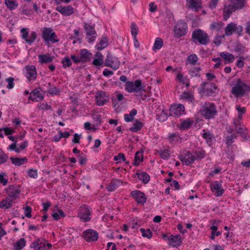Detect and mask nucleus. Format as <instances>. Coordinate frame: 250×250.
<instances>
[{"instance_id": "39", "label": "nucleus", "mask_w": 250, "mask_h": 250, "mask_svg": "<svg viewBox=\"0 0 250 250\" xmlns=\"http://www.w3.org/2000/svg\"><path fill=\"white\" fill-rule=\"evenodd\" d=\"M232 5L236 9L243 8L247 3L246 0H230Z\"/></svg>"}, {"instance_id": "20", "label": "nucleus", "mask_w": 250, "mask_h": 250, "mask_svg": "<svg viewBox=\"0 0 250 250\" xmlns=\"http://www.w3.org/2000/svg\"><path fill=\"white\" fill-rule=\"evenodd\" d=\"M20 193L21 189L20 188L14 186H11L7 190V193L8 196L7 197L13 201L20 197Z\"/></svg>"}, {"instance_id": "58", "label": "nucleus", "mask_w": 250, "mask_h": 250, "mask_svg": "<svg viewBox=\"0 0 250 250\" xmlns=\"http://www.w3.org/2000/svg\"><path fill=\"white\" fill-rule=\"evenodd\" d=\"M62 63L64 68L70 66L72 64L71 61L68 57H65L62 61Z\"/></svg>"}, {"instance_id": "14", "label": "nucleus", "mask_w": 250, "mask_h": 250, "mask_svg": "<svg viewBox=\"0 0 250 250\" xmlns=\"http://www.w3.org/2000/svg\"><path fill=\"white\" fill-rule=\"evenodd\" d=\"M211 191L214 193L216 197H220L223 195L225 190L222 187V181H214L210 184Z\"/></svg>"}, {"instance_id": "51", "label": "nucleus", "mask_w": 250, "mask_h": 250, "mask_svg": "<svg viewBox=\"0 0 250 250\" xmlns=\"http://www.w3.org/2000/svg\"><path fill=\"white\" fill-rule=\"evenodd\" d=\"M140 230L142 233L143 237H146L148 239H151L152 238V232L149 229H146L144 228H141Z\"/></svg>"}, {"instance_id": "16", "label": "nucleus", "mask_w": 250, "mask_h": 250, "mask_svg": "<svg viewBox=\"0 0 250 250\" xmlns=\"http://www.w3.org/2000/svg\"><path fill=\"white\" fill-rule=\"evenodd\" d=\"M130 196L138 204L144 205L147 200L145 194L139 190H134L130 192Z\"/></svg>"}, {"instance_id": "29", "label": "nucleus", "mask_w": 250, "mask_h": 250, "mask_svg": "<svg viewBox=\"0 0 250 250\" xmlns=\"http://www.w3.org/2000/svg\"><path fill=\"white\" fill-rule=\"evenodd\" d=\"M104 63V56L100 52H97L94 55L93 64L96 66H101Z\"/></svg>"}, {"instance_id": "28", "label": "nucleus", "mask_w": 250, "mask_h": 250, "mask_svg": "<svg viewBox=\"0 0 250 250\" xmlns=\"http://www.w3.org/2000/svg\"><path fill=\"white\" fill-rule=\"evenodd\" d=\"M136 175H137L138 178L145 184H147L150 181V176L146 172L138 170L136 173Z\"/></svg>"}, {"instance_id": "8", "label": "nucleus", "mask_w": 250, "mask_h": 250, "mask_svg": "<svg viewBox=\"0 0 250 250\" xmlns=\"http://www.w3.org/2000/svg\"><path fill=\"white\" fill-rule=\"evenodd\" d=\"M125 86V89L129 93L138 92L143 89L140 80H137L134 82L127 81Z\"/></svg>"}, {"instance_id": "47", "label": "nucleus", "mask_w": 250, "mask_h": 250, "mask_svg": "<svg viewBox=\"0 0 250 250\" xmlns=\"http://www.w3.org/2000/svg\"><path fill=\"white\" fill-rule=\"evenodd\" d=\"M168 117V112L167 110H163L159 114H157L156 119L160 122L166 121Z\"/></svg>"}, {"instance_id": "3", "label": "nucleus", "mask_w": 250, "mask_h": 250, "mask_svg": "<svg viewBox=\"0 0 250 250\" xmlns=\"http://www.w3.org/2000/svg\"><path fill=\"white\" fill-rule=\"evenodd\" d=\"M192 39L196 44L207 45L210 42L208 34L200 28L195 29L192 32Z\"/></svg>"}, {"instance_id": "22", "label": "nucleus", "mask_w": 250, "mask_h": 250, "mask_svg": "<svg viewBox=\"0 0 250 250\" xmlns=\"http://www.w3.org/2000/svg\"><path fill=\"white\" fill-rule=\"evenodd\" d=\"M44 95L38 88L33 90L28 97L29 100L36 102L42 101Z\"/></svg>"}, {"instance_id": "30", "label": "nucleus", "mask_w": 250, "mask_h": 250, "mask_svg": "<svg viewBox=\"0 0 250 250\" xmlns=\"http://www.w3.org/2000/svg\"><path fill=\"white\" fill-rule=\"evenodd\" d=\"M203 132V138L206 140L207 143L209 146L212 145L214 140V137L213 134L211 133L208 130H206L205 129H204Z\"/></svg>"}, {"instance_id": "23", "label": "nucleus", "mask_w": 250, "mask_h": 250, "mask_svg": "<svg viewBox=\"0 0 250 250\" xmlns=\"http://www.w3.org/2000/svg\"><path fill=\"white\" fill-rule=\"evenodd\" d=\"M56 9L57 11L65 16H69L74 12V9L71 5L59 6L56 7Z\"/></svg>"}, {"instance_id": "9", "label": "nucleus", "mask_w": 250, "mask_h": 250, "mask_svg": "<svg viewBox=\"0 0 250 250\" xmlns=\"http://www.w3.org/2000/svg\"><path fill=\"white\" fill-rule=\"evenodd\" d=\"M21 33L22 39L29 45L33 44L38 36L35 31H31L29 35L28 29L25 28L21 30Z\"/></svg>"}, {"instance_id": "46", "label": "nucleus", "mask_w": 250, "mask_h": 250, "mask_svg": "<svg viewBox=\"0 0 250 250\" xmlns=\"http://www.w3.org/2000/svg\"><path fill=\"white\" fill-rule=\"evenodd\" d=\"M5 4L11 10L15 9L19 5L18 2L16 0H5Z\"/></svg>"}, {"instance_id": "11", "label": "nucleus", "mask_w": 250, "mask_h": 250, "mask_svg": "<svg viewBox=\"0 0 250 250\" xmlns=\"http://www.w3.org/2000/svg\"><path fill=\"white\" fill-rule=\"evenodd\" d=\"M84 29L86 31V39L88 43H93L95 42L97 37V33L94 26L91 24L85 23Z\"/></svg>"}, {"instance_id": "24", "label": "nucleus", "mask_w": 250, "mask_h": 250, "mask_svg": "<svg viewBox=\"0 0 250 250\" xmlns=\"http://www.w3.org/2000/svg\"><path fill=\"white\" fill-rule=\"evenodd\" d=\"M167 240L169 242L168 243L169 245H170L173 247L177 248L182 244L181 237L179 235H171L167 238Z\"/></svg>"}, {"instance_id": "42", "label": "nucleus", "mask_w": 250, "mask_h": 250, "mask_svg": "<svg viewBox=\"0 0 250 250\" xmlns=\"http://www.w3.org/2000/svg\"><path fill=\"white\" fill-rule=\"evenodd\" d=\"M143 127V124L141 122L137 120L134 123L132 126L130 128L129 130L132 132H136L140 131Z\"/></svg>"}, {"instance_id": "37", "label": "nucleus", "mask_w": 250, "mask_h": 250, "mask_svg": "<svg viewBox=\"0 0 250 250\" xmlns=\"http://www.w3.org/2000/svg\"><path fill=\"white\" fill-rule=\"evenodd\" d=\"M233 124L234 125L235 129L237 134L242 133V132L245 131H248V129L247 128L245 125L242 123V122L235 121Z\"/></svg>"}, {"instance_id": "27", "label": "nucleus", "mask_w": 250, "mask_h": 250, "mask_svg": "<svg viewBox=\"0 0 250 250\" xmlns=\"http://www.w3.org/2000/svg\"><path fill=\"white\" fill-rule=\"evenodd\" d=\"M235 8L232 5H225L223 10V19L227 21L230 17L231 14L236 10Z\"/></svg>"}, {"instance_id": "26", "label": "nucleus", "mask_w": 250, "mask_h": 250, "mask_svg": "<svg viewBox=\"0 0 250 250\" xmlns=\"http://www.w3.org/2000/svg\"><path fill=\"white\" fill-rule=\"evenodd\" d=\"M188 8L192 10L197 11L201 8V0H186Z\"/></svg>"}, {"instance_id": "12", "label": "nucleus", "mask_w": 250, "mask_h": 250, "mask_svg": "<svg viewBox=\"0 0 250 250\" xmlns=\"http://www.w3.org/2000/svg\"><path fill=\"white\" fill-rule=\"evenodd\" d=\"M105 66L112 68L114 70L119 68L120 65V62L118 58L111 54H108L104 62Z\"/></svg>"}, {"instance_id": "38", "label": "nucleus", "mask_w": 250, "mask_h": 250, "mask_svg": "<svg viewBox=\"0 0 250 250\" xmlns=\"http://www.w3.org/2000/svg\"><path fill=\"white\" fill-rule=\"evenodd\" d=\"M13 202V201L6 197L0 202V208L3 209L9 208L12 206Z\"/></svg>"}, {"instance_id": "62", "label": "nucleus", "mask_w": 250, "mask_h": 250, "mask_svg": "<svg viewBox=\"0 0 250 250\" xmlns=\"http://www.w3.org/2000/svg\"><path fill=\"white\" fill-rule=\"evenodd\" d=\"M6 177H7V175L5 173L2 172L0 174V183L3 186L6 185L8 183V178Z\"/></svg>"}, {"instance_id": "45", "label": "nucleus", "mask_w": 250, "mask_h": 250, "mask_svg": "<svg viewBox=\"0 0 250 250\" xmlns=\"http://www.w3.org/2000/svg\"><path fill=\"white\" fill-rule=\"evenodd\" d=\"M25 245L26 241L24 238H21L14 244V250H21Z\"/></svg>"}, {"instance_id": "17", "label": "nucleus", "mask_w": 250, "mask_h": 250, "mask_svg": "<svg viewBox=\"0 0 250 250\" xmlns=\"http://www.w3.org/2000/svg\"><path fill=\"white\" fill-rule=\"evenodd\" d=\"M95 101L97 105L103 106L108 102L109 98L105 92L101 90L96 93Z\"/></svg>"}, {"instance_id": "48", "label": "nucleus", "mask_w": 250, "mask_h": 250, "mask_svg": "<svg viewBox=\"0 0 250 250\" xmlns=\"http://www.w3.org/2000/svg\"><path fill=\"white\" fill-rule=\"evenodd\" d=\"M137 111L136 109L133 108L129 114H125L124 115V119L126 122H129L133 120L134 116L137 114Z\"/></svg>"}, {"instance_id": "2", "label": "nucleus", "mask_w": 250, "mask_h": 250, "mask_svg": "<svg viewBox=\"0 0 250 250\" xmlns=\"http://www.w3.org/2000/svg\"><path fill=\"white\" fill-rule=\"evenodd\" d=\"M200 110L201 115L206 120L214 119L218 113L217 106L212 102H206L201 103Z\"/></svg>"}, {"instance_id": "49", "label": "nucleus", "mask_w": 250, "mask_h": 250, "mask_svg": "<svg viewBox=\"0 0 250 250\" xmlns=\"http://www.w3.org/2000/svg\"><path fill=\"white\" fill-rule=\"evenodd\" d=\"M198 60V57L195 54L188 56L187 58V62L191 65H195Z\"/></svg>"}, {"instance_id": "18", "label": "nucleus", "mask_w": 250, "mask_h": 250, "mask_svg": "<svg viewBox=\"0 0 250 250\" xmlns=\"http://www.w3.org/2000/svg\"><path fill=\"white\" fill-rule=\"evenodd\" d=\"M185 106L182 104H174L169 108V111L171 116H180L185 114Z\"/></svg>"}, {"instance_id": "6", "label": "nucleus", "mask_w": 250, "mask_h": 250, "mask_svg": "<svg viewBox=\"0 0 250 250\" xmlns=\"http://www.w3.org/2000/svg\"><path fill=\"white\" fill-rule=\"evenodd\" d=\"M188 31V26L186 22L183 21H178L174 26V37L180 38L185 36Z\"/></svg>"}, {"instance_id": "63", "label": "nucleus", "mask_w": 250, "mask_h": 250, "mask_svg": "<svg viewBox=\"0 0 250 250\" xmlns=\"http://www.w3.org/2000/svg\"><path fill=\"white\" fill-rule=\"evenodd\" d=\"M114 160L117 161L118 162H120L121 161H123L124 162L125 161L126 159L125 155L123 153H119L118 155L115 156L114 157Z\"/></svg>"}, {"instance_id": "7", "label": "nucleus", "mask_w": 250, "mask_h": 250, "mask_svg": "<svg viewBox=\"0 0 250 250\" xmlns=\"http://www.w3.org/2000/svg\"><path fill=\"white\" fill-rule=\"evenodd\" d=\"M200 93L207 96H211L216 93L217 87L213 83L204 82L200 85Z\"/></svg>"}, {"instance_id": "60", "label": "nucleus", "mask_w": 250, "mask_h": 250, "mask_svg": "<svg viewBox=\"0 0 250 250\" xmlns=\"http://www.w3.org/2000/svg\"><path fill=\"white\" fill-rule=\"evenodd\" d=\"M48 92L51 95H57L60 94V89L59 88L54 86L51 87L48 90Z\"/></svg>"}, {"instance_id": "25", "label": "nucleus", "mask_w": 250, "mask_h": 250, "mask_svg": "<svg viewBox=\"0 0 250 250\" xmlns=\"http://www.w3.org/2000/svg\"><path fill=\"white\" fill-rule=\"evenodd\" d=\"M79 56L81 62L85 63L91 59L92 54L87 49H83L80 50Z\"/></svg>"}, {"instance_id": "32", "label": "nucleus", "mask_w": 250, "mask_h": 250, "mask_svg": "<svg viewBox=\"0 0 250 250\" xmlns=\"http://www.w3.org/2000/svg\"><path fill=\"white\" fill-rule=\"evenodd\" d=\"M181 124L178 126L180 130H186L188 129L193 124V121L190 118H188L186 120H181Z\"/></svg>"}, {"instance_id": "40", "label": "nucleus", "mask_w": 250, "mask_h": 250, "mask_svg": "<svg viewBox=\"0 0 250 250\" xmlns=\"http://www.w3.org/2000/svg\"><path fill=\"white\" fill-rule=\"evenodd\" d=\"M12 163L16 166H20L26 163L28 161L26 157H23L22 158L10 157Z\"/></svg>"}, {"instance_id": "50", "label": "nucleus", "mask_w": 250, "mask_h": 250, "mask_svg": "<svg viewBox=\"0 0 250 250\" xmlns=\"http://www.w3.org/2000/svg\"><path fill=\"white\" fill-rule=\"evenodd\" d=\"M164 44V42L163 40L160 38H157L154 42L153 46V50H159L161 49Z\"/></svg>"}, {"instance_id": "59", "label": "nucleus", "mask_w": 250, "mask_h": 250, "mask_svg": "<svg viewBox=\"0 0 250 250\" xmlns=\"http://www.w3.org/2000/svg\"><path fill=\"white\" fill-rule=\"evenodd\" d=\"M9 158L8 155L0 150V164H3L7 162Z\"/></svg>"}, {"instance_id": "4", "label": "nucleus", "mask_w": 250, "mask_h": 250, "mask_svg": "<svg viewBox=\"0 0 250 250\" xmlns=\"http://www.w3.org/2000/svg\"><path fill=\"white\" fill-rule=\"evenodd\" d=\"M41 32L42 39L46 44L55 43L60 41L56 33L51 27H44L42 28Z\"/></svg>"}, {"instance_id": "36", "label": "nucleus", "mask_w": 250, "mask_h": 250, "mask_svg": "<svg viewBox=\"0 0 250 250\" xmlns=\"http://www.w3.org/2000/svg\"><path fill=\"white\" fill-rule=\"evenodd\" d=\"M108 39L106 37H103L101 38L99 43H98L96 47V49L98 50H101L105 48H106L108 44Z\"/></svg>"}, {"instance_id": "35", "label": "nucleus", "mask_w": 250, "mask_h": 250, "mask_svg": "<svg viewBox=\"0 0 250 250\" xmlns=\"http://www.w3.org/2000/svg\"><path fill=\"white\" fill-rule=\"evenodd\" d=\"M194 156V161L196 160H201L204 158L206 156V151L203 149H200L198 150L192 151Z\"/></svg>"}, {"instance_id": "33", "label": "nucleus", "mask_w": 250, "mask_h": 250, "mask_svg": "<svg viewBox=\"0 0 250 250\" xmlns=\"http://www.w3.org/2000/svg\"><path fill=\"white\" fill-rule=\"evenodd\" d=\"M181 139L180 136L176 132L169 133L167 137V140L171 144L181 142Z\"/></svg>"}, {"instance_id": "56", "label": "nucleus", "mask_w": 250, "mask_h": 250, "mask_svg": "<svg viewBox=\"0 0 250 250\" xmlns=\"http://www.w3.org/2000/svg\"><path fill=\"white\" fill-rule=\"evenodd\" d=\"M200 70V67H193L189 70V74L192 77H197L199 76Z\"/></svg>"}, {"instance_id": "31", "label": "nucleus", "mask_w": 250, "mask_h": 250, "mask_svg": "<svg viewBox=\"0 0 250 250\" xmlns=\"http://www.w3.org/2000/svg\"><path fill=\"white\" fill-rule=\"evenodd\" d=\"M220 56L225 60V64L232 63L235 60L234 56L232 54L228 52H220Z\"/></svg>"}, {"instance_id": "15", "label": "nucleus", "mask_w": 250, "mask_h": 250, "mask_svg": "<svg viewBox=\"0 0 250 250\" xmlns=\"http://www.w3.org/2000/svg\"><path fill=\"white\" fill-rule=\"evenodd\" d=\"M82 237L88 242H95L98 239L99 234L94 229H87L83 232Z\"/></svg>"}, {"instance_id": "5", "label": "nucleus", "mask_w": 250, "mask_h": 250, "mask_svg": "<svg viewBox=\"0 0 250 250\" xmlns=\"http://www.w3.org/2000/svg\"><path fill=\"white\" fill-rule=\"evenodd\" d=\"M92 209L88 205H84L79 209L78 217L83 222H89L92 217Z\"/></svg>"}, {"instance_id": "44", "label": "nucleus", "mask_w": 250, "mask_h": 250, "mask_svg": "<svg viewBox=\"0 0 250 250\" xmlns=\"http://www.w3.org/2000/svg\"><path fill=\"white\" fill-rule=\"evenodd\" d=\"M180 99L183 100H187L190 102H193L194 101V97L193 94L189 92H184L180 96Z\"/></svg>"}, {"instance_id": "10", "label": "nucleus", "mask_w": 250, "mask_h": 250, "mask_svg": "<svg viewBox=\"0 0 250 250\" xmlns=\"http://www.w3.org/2000/svg\"><path fill=\"white\" fill-rule=\"evenodd\" d=\"M243 30V28L241 25L237 26L236 24L231 22L229 23L225 28V36H230L233 33H236L239 35H241Z\"/></svg>"}, {"instance_id": "64", "label": "nucleus", "mask_w": 250, "mask_h": 250, "mask_svg": "<svg viewBox=\"0 0 250 250\" xmlns=\"http://www.w3.org/2000/svg\"><path fill=\"white\" fill-rule=\"evenodd\" d=\"M27 174L30 178L35 179L38 177V172L36 169H30L27 171Z\"/></svg>"}, {"instance_id": "61", "label": "nucleus", "mask_w": 250, "mask_h": 250, "mask_svg": "<svg viewBox=\"0 0 250 250\" xmlns=\"http://www.w3.org/2000/svg\"><path fill=\"white\" fill-rule=\"evenodd\" d=\"M17 141H15V143H12V144H11L8 149L9 150H13V151H15L16 153H19L21 152V148L20 147H17V146H16V143H17Z\"/></svg>"}, {"instance_id": "13", "label": "nucleus", "mask_w": 250, "mask_h": 250, "mask_svg": "<svg viewBox=\"0 0 250 250\" xmlns=\"http://www.w3.org/2000/svg\"><path fill=\"white\" fill-rule=\"evenodd\" d=\"M51 247V244H46L44 240L40 238L33 241L30 245V248L34 250H49Z\"/></svg>"}, {"instance_id": "41", "label": "nucleus", "mask_w": 250, "mask_h": 250, "mask_svg": "<svg viewBox=\"0 0 250 250\" xmlns=\"http://www.w3.org/2000/svg\"><path fill=\"white\" fill-rule=\"evenodd\" d=\"M120 181L119 179H113L108 185L107 188L109 191H114L119 186Z\"/></svg>"}, {"instance_id": "54", "label": "nucleus", "mask_w": 250, "mask_h": 250, "mask_svg": "<svg viewBox=\"0 0 250 250\" xmlns=\"http://www.w3.org/2000/svg\"><path fill=\"white\" fill-rule=\"evenodd\" d=\"M223 25L224 23L221 21L214 22L210 24V28L219 31L222 29Z\"/></svg>"}, {"instance_id": "21", "label": "nucleus", "mask_w": 250, "mask_h": 250, "mask_svg": "<svg viewBox=\"0 0 250 250\" xmlns=\"http://www.w3.org/2000/svg\"><path fill=\"white\" fill-rule=\"evenodd\" d=\"M179 158L180 160L187 166L194 162V157L192 151H187L184 154L181 155Z\"/></svg>"}, {"instance_id": "34", "label": "nucleus", "mask_w": 250, "mask_h": 250, "mask_svg": "<svg viewBox=\"0 0 250 250\" xmlns=\"http://www.w3.org/2000/svg\"><path fill=\"white\" fill-rule=\"evenodd\" d=\"M39 62L41 64H45L52 62L54 57L48 54L39 55Z\"/></svg>"}, {"instance_id": "53", "label": "nucleus", "mask_w": 250, "mask_h": 250, "mask_svg": "<svg viewBox=\"0 0 250 250\" xmlns=\"http://www.w3.org/2000/svg\"><path fill=\"white\" fill-rule=\"evenodd\" d=\"M158 152L159 153L161 158L163 159H168L170 157L169 149H160V150L158 151Z\"/></svg>"}, {"instance_id": "55", "label": "nucleus", "mask_w": 250, "mask_h": 250, "mask_svg": "<svg viewBox=\"0 0 250 250\" xmlns=\"http://www.w3.org/2000/svg\"><path fill=\"white\" fill-rule=\"evenodd\" d=\"M237 137V136L234 133L227 136L225 141L226 144L228 146H230L234 142V139H236Z\"/></svg>"}, {"instance_id": "43", "label": "nucleus", "mask_w": 250, "mask_h": 250, "mask_svg": "<svg viewBox=\"0 0 250 250\" xmlns=\"http://www.w3.org/2000/svg\"><path fill=\"white\" fill-rule=\"evenodd\" d=\"M143 161V151H138L136 152L134 157V162L133 164L134 166H138L140 163Z\"/></svg>"}, {"instance_id": "19", "label": "nucleus", "mask_w": 250, "mask_h": 250, "mask_svg": "<svg viewBox=\"0 0 250 250\" xmlns=\"http://www.w3.org/2000/svg\"><path fill=\"white\" fill-rule=\"evenodd\" d=\"M25 76L29 81L33 82L37 78L36 68L34 65H27L25 68Z\"/></svg>"}, {"instance_id": "52", "label": "nucleus", "mask_w": 250, "mask_h": 250, "mask_svg": "<svg viewBox=\"0 0 250 250\" xmlns=\"http://www.w3.org/2000/svg\"><path fill=\"white\" fill-rule=\"evenodd\" d=\"M52 216L55 220L57 221L60 219L62 217H64L65 214L62 210L59 209L57 212H53L52 214Z\"/></svg>"}, {"instance_id": "1", "label": "nucleus", "mask_w": 250, "mask_h": 250, "mask_svg": "<svg viewBox=\"0 0 250 250\" xmlns=\"http://www.w3.org/2000/svg\"><path fill=\"white\" fill-rule=\"evenodd\" d=\"M230 92L235 98H241L247 93L250 92V84L240 78L233 79L230 83Z\"/></svg>"}, {"instance_id": "57", "label": "nucleus", "mask_w": 250, "mask_h": 250, "mask_svg": "<svg viewBox=\"0 0 250 250\" xmlns=\"http://www.w3.org/2000/svg\"><path fill=\"white\" fill-rule=\"evenodd\" d=\"M130 28L132 37L135 38V37H137V35L138 33V28L134 22H131Z\"/></svg>"}]
</instances>
